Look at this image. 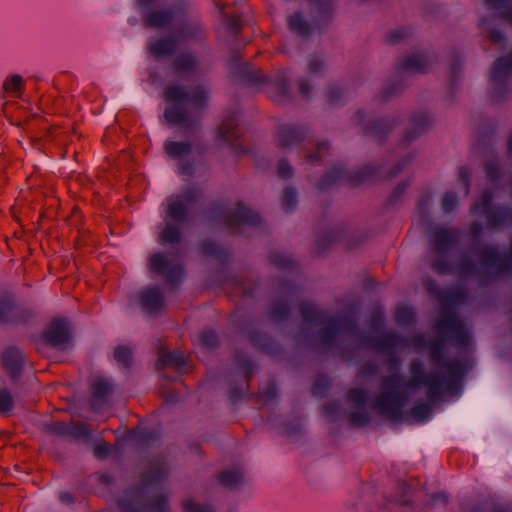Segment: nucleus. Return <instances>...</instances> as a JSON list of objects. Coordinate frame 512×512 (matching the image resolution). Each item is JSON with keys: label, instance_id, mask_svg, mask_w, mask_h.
Returning <instances> with one entry per match:
<instances>
[{"label": "nucleus", "instance_id": "1", "mask_svg": "<svg viewBox=\"0 0 512 512\" xmlns=\"http://www.w3.org/2000/svg\"><path fill=\"white\" fill-rule=\"evenodd\" d=\"M445 339L437 337L429 344L430 361L440 368L446 369L448 376L439 371L424 373L420 360L414 359L409 365L410 379L405 382L397 373L385 376L381 380L380 393L375 397L371 408L379 415L391 421L404 419L403 408L408 401L404 387H425V393L430 401L440 399L446 392L454 390L465 373L461 361L454 359L442 362Z\"/></svg>", "mask_w": 512, "mask_h": 512}, {"label": "nucleus", "instance_id": "2", "mask_svg": "<svg viewBox=\"0 0 512 512\" xmlns=\"http://www.w3.org/2000/svg\"><path fill=\"white\" fill-rule=\"evenodd\" d=\"M164 97L172 104L165 109V119L172 125L190 127L193 121L187 107L192 111L203 110L208 103L209 90L203 84L193 85L189 89L183 85L169 84L164 90Z\"/></svg>", "mask_w": 512, "mask_h": 512}, {"label": "nucleus", "instance_id": "3", "mask_svg": "<svg viewBox=\"0 0 512 512\" xmlns=\"http://www.w3.org/2000/svg\"><path fill=\"white\" fill-rule=\"evenodd\" d=\"M299 309L304 323L322 326L319 338L324 348L332 347L340 335L354 332L355 322L351 319L329 318L308 302H302Z\"/></svg>", "mask_w": 512, "mask_h": 512}, {"label": "nucleus", "instance_id": "4", "mask_svg": "<svg viewBox=\"0 0 512 512\" xmlns=\"http://www.w3.org/2000/svg\"><path fill=\"white\" fill-rule=\"evenodd\" d=\"M122 512H170L166 495H158L149 503H144L138 491H130L118 501Z\"/></svg>", "mask_w": 512, "mask_h": 512}, {"label": "nucleus", "instance_id": "5", "mask_svg": "<svg viewBox=\"0 0 512 512\" xmlns=\"http://www.w3.org/2000/svg\"><path fill=\"white\" fill-rule=\"evenodd\" d=\"M200 196V191L195 188H187L181 194L170 196L167 200L166 218L175 223L185 222L188 218L189 206Z\"/></svg>", "mask_w": 512, "mask_h": 512}, {"label": "nucleus", "instance_id": "6", "mask_svg": "<svg viewBox=\"0 0 512 512\" xmlns=\"http://www.w3.org/2000/svg\"><path fill=\"white\" fill-rule=\"evenodd\" d=\"M436 330L440 334H451L450 339L455 346L465 347L469 344L470 336L464 323L453 311H443L436 323Z\"/></svg>", "mask_w": 512, "mask_h": 512}, {"label": "nucleus", "instance_id": "7", "mask_svg": "<svg viewBox=\"0 0 512 512\" xmlns=\"http://www.w3.org/2000/svg\"><path fill=\"white\" fill-rule=\"evenodd\" d=\"M149 268L152 272L165 277L171 287L177 286L183 279V268L173 263L164 253H156L150 257Z\"/></svg>", "mask_w": 512, "mask_h": 512}, {"label": "nucleus", "instance_id": "8", "mask_svg": "<svg viewBox=\"0 0 512 512\" xmlns=\"http://www.w3.org/2000/svg\"><path fill=\"white\" fill-rule=\"evenodd\" d=\"M376 169L373 166H365L355 176L345 178V173L341 167H334L328 171L319 183L320 189H327L330 185L337 182H345L350 186H356L364 181L375 177Z\"/></svg>", "mask_w": 512, "mask_h": 512}, {"label": "nucleus", "instance_id": "9", "mask_svg": "<svg viewBox=\"0 0 512 512\" xmlns=\"http://www.w3.org/2000/svg\"><path fill=\"white\" fill-rule=\"evenodd\" d=\"M34 317L30 308L17 306L12 297L5 295L0 297V325L25 324Z\"/></svg>", "mask_w": 512, "mask_h": 512}, {"label": "nucleus", "instance_id": "10", "mask_svg": "<svg viewBox=\"0 0 512 512\" xmlns=\"http://www.w3.org/2000/svg\"><path fill=\"white\" fill-rule=\"evenodd\" d=\"M247 78L254 84L269 83L271 86L270 97L275 101L281 102L289 97V85L284 71L268 80L261 70H253L247 74Z\"/></svg>", "mask_w": 512, "mask_h": 512}, {"label": "nucleus", "instance_id": "11", "mask_svg": "<svg viewBox=\"0 0 512 512\" xmlns=\"http://www.w3.org/2000/svg\"><path fill=\"white\" fill-rule=\"evenodd\" d=\"M477 255L483 266L495 268L497 273H504L512 266V240L508 253H498L494 247L484 246L477 250Z\"/></svg>", "mask_w": 512, "mask_h": 512}, {"label": "nucleus", "instance_id": "12", "mask_svg": "<svg viewBox=\"0 0 512 512\" xmlns=\"http://www.w3.org/2000/svg\"><path fill=\"white\" fill-rule=\"evenodd\" d=\"M459 239V232L453 228L436 226L431 229L429 243L435 254H444L452 248Z\"/></svg>", "mask_w": 512, "mask_h": 512}, {"label": "nucleus", "instance_id": "13", "mask_svg": "<svg viewBox=\"0 0 512 512\" xmlns=\"http://www.w3.org/2000/svg\"><path fill=\"white\" fill-rule=\"evenodd\" d=\"M70 337V326L64 319L52 320L42 335L44 343L54 348L64 347Z\"/></svg>", "mask_w": 512, "mask_h": 512}, {"label": "nucleus", "instance_id": "14", "mask_svg": "<svg viewBox=\"0 0 512 512\" xmlns=\"http://www.w3.org/2000/svg\"><path fill=\"white\" fill-rule=\"evenodd\" d=\"M512 75V52L497 59L493 65L490 80L493 85V97L496 99L497 95L503 89L506 79Z\"/></svg>", "mask_w": 512, "mask_h": 512}, {"label": "nucleus", "instance_id": "15", "mask_svg": "<svg viewBox=\"0 0 512 512\" xmlns=\"http://www.w3.org/2000/svg\"><path fill=\"white\" fill-rule=\"evenodd\" d=\"M171 69L178 77H188L199 72L200 61L196 54L192 52H182L173 58Z\"/></svg>", "mask_w": 512, "mask_h": 512}, {"label": "nucleus", "instance_id": "16", "mask_svg": "<svg viewBox=\"0 0 512 512\" xmlns=\"http://www.w3.org/2000/svg\"><path fill=\"white\" fill-rule=\"evenodd\" d=\"M432 269L440 274L445 275L452 272H456L460 277H466L476 272V267L473 262L464 256L461 258L459 264L454 268L445 259L437 258L431 264Z\"/></svg>", "mask_w": 512, "mask_h": 512}, {"label": "nucleus", "instance_id": "17", "mask_svg": "<svg viewBox=\"0 0 512 512\" xmlns=\"http://www.w3.org/2000/svg\"><path fill=\"white\" fill-rule=\"evenodd\" d=\"M113 388L110 382L104 378H96L91 384L90 407L94 412H100L107 404L108 397Z\"/></svg>", "mask_w": 512, "mask_h": 512}, {"label": "nucleus", "instance_id": "18", "mask_svg": "<svg viewBox=\"0 0 512 512\" xmlns=\"http://www.w3.org/2000/svg\"><path fill=\"white\" fill-rule=\"evenodd\" d=\"M260 222L259 215L251 211L242 204H238L234 212L229 213L225 216L224 224L231 230H235L242 224L256 225Z\"/></svg>", "mask_w": 512, "mask_h": 512}, {"label": "nucleus", "instance_id": "19", "mask_svg": "<svg viewBox=\"0 0 512 512\" xmlns=\"http://www.w3.org/2000/svg\"><path fill=\"white\" fill-rule=\"evenodd\" d=\"M408 345L407 339L392 332L380 335L372 341V348L386 355H392L396 348H405Z\"/></svg>", "mask_w": 512, "mask_h": 512}, {"label": "nucleus", "instance_id": "20", "mask_svg": "<svg viewBox=\"0 0 512 512\" xmlns=\"http://www.w3.org/2000/svg\"><path fill=\"white\" fill-rule=\"evenodd\" d=\"M138 298L141 307L149 313L158 312L164 305L163 293L157 287L141 291Z\"/></svg>", "mask_w": 512, "mask_h": 512}, {"label": "nucleus", "instance_id": "21", "mask_svg": "<svg viewBox=\"0 0 512 512\" xmlns=\"http://www.w3.org/2000/svg\"><path fill=\"white\" fill-rule=\"evenodd\" d=\"M2 363L7 373L12 378H17L24 364V355L19 349L10 347L4 351Z\"/></svg>", "mask_w": 512, "mask_h": 512}, {"label": "nucleus", "instance_id": "22", "mask_svg": "<svg viewBox=\"0 0 512 512\" xmlns=\"http://www.w3.org/2000/svg\"><path fill=\"white\" fill-rule=\"evenodd\" d=\"M304 137V131L300 127L282 125L278 128L277 143L281 148H290L299 144Z\"/></svg>", "mask_w": 512, "mask_h": 512}, {"label": "nucleus", "instance_id": "23", "mask_svg": "<svg viewBox=\"0 0 512 512\" xmlns=\"http://www.w3.org/2000/svg\"><path fill=\"white\" fill-rule=\"evenodd\" d=\"M432 64V59L423 53H413L406 56L400 63L399 69L409 73H423Z\"/></svg>", "mask_w": 512, "mask_h": 512}, {"label": "nucleus", "instance_id": "24", "mask_svg": "<svg viewBox=\"0 0 512 512\" xmlns=\"http://www.w3.org/2000/svg\"><path fill=\"white\" fill-rule=\"evenodd\" d=\"M173 18L174 11L171 8L155 9L144 15L143 22L146 27L163 28L168 26Z\"/></svg>", "mask_w": 512, "mask_h": 512}, {"label": "nucleus", "instance_id": "25", "mask_svg": "<svg viewBox=\"0 0 512 512\" xmlns=\"http://www.w3.org/2000/svg\"><path fill=\"white\" fill-rule=\"evenodd\" d=\"M218 135L231 146L236 144V141L239 137V130L237 115L235 113L229 114L224 118L218 128Z\"/></svg>", "mask_w": 512, "mask_h": 512}, {"label": "nucleus", "instance_id": "26", "mask_svg": "<svg viewBox=\"0 0 512 512\" xmlns=\"http://www.w3.org/2000/svg\"><path fill=\"white\" fill-rule=\"evenodd\" d=\"M187 364L185 355L180 351L168 352L164 349L158 350V365L163 368L172 366L176 370L183 369Z\"/></svg>", "mask_w": 512, "mask_h": 512}, {"label": "nucleus", "instance_id": "27", "mask_svg": "<svg viewBox=\"0 0 512 512\" xmlns=\"http://www.w3.org/2000/svg\"><path fill=\"white\" fill-rule=\"evenodd\" d=\"M168 475V468L162 459L150 463L148 470L143 475L142 484L149 485L165 479Z\"/></svg>", "mask_w": 512, "mask_h": 512}, {"label": "nucleus", "instance_id": "28", "mask_svg": "<svg viewBox=\"0 0 512 512\" xmlns=\"http://www.w3.org/2000/svg\"><path fill=\"white\" fill-rule=\"evenodd\" d=\"M176 39L173 36H166L150 43L149 52L159 58L171 55L176 49Z\"/></svg>", "mask_w": 512, "mask_h": 512}, {"label": "nucleus", "instance_id": "29", "mask_svg": "<svg viewBox=\"0 0 512 512\" xmlns=\"http://www.w3.org/2000/svg\"><path fill=\"white\" fill-rule=\"evenodd\" d=\"M430 125V119L426 113H417L411 119V128L405 134V141L411 142Z\"/></svg>", "mask_w": 512, "mask_h": 512}, {"label": "nucleus", "instance_id": "30", "mask_svg": "<svg viewBox=\"0 0 512 512\" xmlns=\"http://www.w3.org/2000/svg\"><path fill=\"white\" fill-rule=\"evenodd\" d=\"M166 154L172 159H182L188 156L192 151L190 142L166 141L164 143Z\"/></svg>", "mask_w": 512, "mask_h": 512}, {"label": "nucleus", "instance_id": "31", "mask_svg": "<svg viewBox=\"0 0 512 512\" xmlns=\"http://www.w3.org/2000/svg\"><path fill=\"white\" fill-rule=\"evenodd\" d=\"M439 299L442 304H461L467 299V291L460 287H453L445 291L438 292Z\"/></svg>", "mask_w": 512, "mask_h": 512}, {"label": "nucleus", "instance_id": "32", "mask_svg": "<svg viewBox=\"0 0 512 512\" xmlns=\"http://www.w3.org/2000/svg\"><path fill=\"white\" fill-rule=\"evenodd\" d=\"M178 223L167 222L159 232V242L162 245L178 243L181 239V231Z\"/></svg>", "mask_w": 512, "mask_h": 512}, {"label": "nucleus", "instance_id": "33", "mask_svg": "<svg viewBox=\"0 0 512 512\" xmlns=\"http://www.w3.org/2000/svg\"><path fill=\"white\" fill-rule=\"evenodd\" d=\"M217 480L221 485L235 489L241 484L243 473L238 469L224 470L217 475Z\"/></svg>", "mask_w": 512, "mask_h": 512}, {"label": "nucleus", "instance_id": "34", "mask_svg": "<svg viewBox=\"0 0 512 512\" xmlns=\"http://www.w3.org/2000/svg\"><path fill=\"white\" fill-rule=\"evenodd\" d=\"M91 435L90 426L81 421L69 422L67 439L86 440Z\"/></svg>", "mask_w": 512, "mask_h": 512}, {"label": "nucleus", "instance_id": "35", "mask_svg": "<svg viewBox=\"0 0 512 512\" xmlns=\"http://www.w3.org/2000/svg\"><path fill=\"white\" fill-rule=\"evenodd\" d=\"M490 9L500 10V17L512 25V0H485Z\"/></svg>", "mask_w": 512, "mask_h": 512}, {"label": "nucleus", "instance_id": "36", "mask_svg": "<svg viewBox=\"0 0 512 512\" xmlns=\"http://www.w3.org/2000/svg\"><path fill=\"white\" fill-rule=\"evenodd\" d=\"M289 29L300 36H308L310 34V25L304 20L300 13H294L288 18Z\"/></svg>", "mask_w": 512, "mask_h": 512}, {"label": "nucleus", "instance_id": "37", "mask_svg": "<svg viewBox=\"0 0 512 512\" xmlns=\"http://www.w3.org/2000/svg\"><path fill=\"white\" fill-rule=\"evenodd\" d=\"M392 128V124L387 119H380L374 122L372 125L365 128L366 133L371 137L380 140L385 134H387Z\"/></svg>", "mask_w": 512, "mask_h": 512}, {"label": "nucleus", "instance_id": "38", "mask_svg": "<svg viewBox=\"0 0 512 512\" xmlns=\"http://www.w3.org/2000/svg\"><path fill=\"white\" fill-rule=\"evenodd\" d=\"M69 423L63 421H50L43 425L46 434L67 438Z\"/></svg>", "mask_w": 512, "mask_h": 512}, {"label": "nucleus", "instance_id": "39", "mask_svg": "<svg viewBox=\"0 0 512 512\" xmlns=\"http://www.w3.org/2000/svg\"><path fill=\"white\" fill-rule=\"evenodd\" d=\"M431 406L426 402L416 403L410 410V415L416 422H424L431 414Z\"/></svg>", "mask_w": 512, "mask_h": 512}, {"label": "nucleus", "instance_id": "40", "mask_svg": "<svg viewBox=\"0 0 512 512\" xmlns=\"http://www.w3.org/2000/svg\"><path fill=\"white\" fill-rule=\"evenodd\" d=\"M114 358L119 365L128 369L132 363V352L126 346H118L114 350Z\"/></svg>", "mask_w": 512, "mask_h": 512}, {"label": "nucleus", "instance_id": "41", "mask_svg": "<svg viewBox=\"0 0 512 512\" xmlns=\"http://www.w3.org/2000/svg\"><path fill=\"white\" fill-rule=\"evenodd\" d=\"M289 308L286 303L282 301H275L272 304L270 311V318L274 322H281L288 316Z\"/></svg>", "mask_w": 512, "mask_h": 512}, {"label": "nucleus", "instance_id": "42", "mask_svg": "<svg viewBox=\"0 0 512 512\" xmlns=\"http://www.w3.org/2000/svg\"><path fill=\"white\" fill-rule=\"evenodd\" d=\"M14 408V399L7 388L0 389V414L9 415Z\"/></svg>", "mask_w": 512, "mask_h": 512}, {"label": "nucleus", "instance_id": "43", "mask_svg": "<svg viewBox=\"0 0 512 512\" xmlns=\"http://www.w3.org/2000/svg\"><path fill=\"white\" fill-rule=\"evenodd\" d=\"M415 313L409 307H399L395 313V320L399 325H408L414 321Z\"/></svg>", "mask_w": 512, "mask_h": 512}, {"label": "nucleus", "instance_id": "44", "mask_svg": "<svg viewBox=\"0 0 512 512\" xmlns=\"http://www.w3.org/2000/svg\"><path fill=\"white\" fill-rule=\"evenodd\" d=\"M269 261L276 267L281 269H289L293 267V260L279 252H272L269 255Z\"/></svg>", "mask_w": 512, "mask_h": 512}, {"label": "nucleus", "instance_id": "45", "mask_svg": "<svg viewBox=\"0 0 512 512\" xmlns=\"http://www.w3.org/2000/svg\"><path fill=\"white\" fill-rule=\"evenodd\" d=\"M297 204L296 192L292 188H285L282 193L281 205L285 211H292Z\"/></svg>", "mask_w": 512, "mask_h": 512}, {"label": "nucleus", "instance_id": "46", "mask_svg": "<svg viewBox=\"0 0 512 512\" xmlns=\"http://www.w3.org/2000/svg\"><path fill=\"white\" fill-rule=\"evenodd\" d=\"M369 420V415L364 409L357 410L349 415V422L355 427H363Z\"/></svg>", "mask_w": 512, "mask_h": 512}, {"label": "nucleus", "instance_id": "47", "mask_svg": "<svg viewBox=\"0 0 512 512\" xmlns=\"http://www.w3.org/2000/svg\"><path fill=\"white\" fill-rule=\"evenodd\" d=\"M23 79L20 75L15 74L3 83V89L8 93H15L22 89Z\"/></svg>", "mask_w": 512, "mask_h": 512}, {"label": "nucleus", "instance_id": "48", "mask_svg": "<svg viewBox=\"0 0 512 512\" xmlns=\"http://www.w3.org/2000/svg\"><path fill=\"white\" fill-rule=\"evenodd\" d=\"M199 340L201 345L207 348H215L218 344V337L212 330H205L201 332Z\"/></svg>", "mask_w": 512, "mask_h": 512}, {"label": "nucleus", "instance_id": "49", "mask_svg": "<svg viewBox=\"0 0 512 512\" xmlns=\"http://www.w3.org/2000/svg\"><path fill=\"white\" fill-rule=\"evenodd\" d=\"M366 392L361 388H352L348 392V399L358 406H363L366 401Z\"/></svg>", "mask_w": 512, "mask_h": 512}, {"label": "nucleus", "instance_id": "50", "mask_svg": "<svg viewBox=\"0 0 512 512\" xmlns=\"http://www.w3.org/2000/svg\"><path fill=\"white\" fill-rule=\"evenodd\" d=\"M200 250L203 255L218 257L221 254V248L219 245L212 241H204L200 245Z\"/></svg>", "mask_w": 512, "mask_h": 512}, {"label": "nucleus", "instance_id": "51", "mask_svg": "<svg viewBox=\"0 0 512 512\" xmlns=\"http://www.w3.org/2000/svg\"><path fill=\"white\" fill-rule=\"evenodd\" d=\"M410 35V32L406 28L396 29L391 31L387 35V42L389 44H397L401 42L403 39L407 38Z\"/></svg>", "mask_w": 512, "mask_h": 512}, {"label": "nucleus", "instance_id": "52", "mask_svg": "<svg viewBox=\"0 0 512 512\" xmlns=\"http://www.w3.org/2000/svg\"><path fill=\"white\" fill-rule=\"evenodd\" d=\"M442 209L445 213L451 212L457 206V197L452 192L444 194L441 201Z\"/></svg>", "mask_w": 512, "mask_h": 512}, {"label": "nucleus", "instance_id": "53", "mask_svg": "<svg viewBox=\"0 0 512 512\" xmlns=\"http://www.w3.org/2000/svg\"><path fill=\"white\" fill-rule=\"evenodd\" d=\"M329 146L327 142H321L317 144V152L315 153H307L306 161L310 164H316L321 158L323 152L328 151Z\"/></svg>", "mask_w": 512, "mask_h": 512}, {"label": "nucleus", "instance_id": "54", "mask_svg": "<svg viewBox=\"0 0 512 512\" xmlns=\"http://www.w3.org/2000/svg\"><path fill=\"white\" fill-rule=\"evenodd\" d=\"M484 170H485V174L489 180L494 181V180L498 179L500 176L499 167L494 160H489V161L485 162Z\"/></svg>", "mask_w": 512, "mask_h": 512}, {"label": "nucleus", "instance_id": "55", "mask_svg": "<svg viewBox=\"0 0 512 512\" xmlns=\"http://www.w3.org/2000/svg\"><path fill=\"white\" fill-rule=\"evenodd\" d=\"M183 508L185 512H213L210 506L197 504L194 503L192 500L184 501Z\"/></svg>", "mask_w": 512, "mask_h": 512}, {"label": "nucleus", "instance_id": "56", "mask_svg": "<svg viewBox=\"0 0 512 512\" xmlns=\"http://www.w3.org/2000/svg\"><path fill=\"white\" fill-rule=\"evenodd\" d=\"M93 452L96 458L104 459L108 456L110 452V445H108L104 441H101L94 446Z\"/></svg>", "mask_w": 512, "mask_h": 512}, {"label": "nucleus", "instance_id": "57", "mask_svg": "<svg viewBox=\"0 0 512 512\" xmlns=\"http://www.w3.org/2000/svg\"><path fill=\"white\" fill-rule=\"evenodd\" d=\"M277 172L283 179H288L293 175L292 167L284 160L279 162Z\"/></svg>", "mask_w": 512, "mask_h": 512}, {"label": "nucleus", "instance_id": "58", "mask_svg": "<svg viewBox=\"0 0 512 512\" xmlns=\"http://www.w3.org/2000/svg\"><path fill=\"white\" fill-rule=\"evenodd\" d=\"M340 96H341L340 89L333 86L328 89L327 94H326V99L330 105H336Z\"/></svg>", "mask_w": 512, "mask_h": 512}, {"label": "nucleus", "instance_id": "59", "mask_svg": "<svg viewBox=\"0 0 512 512\" xmlns=\"http://www.w3.org/2000/svg\"><path fill=\"white\" fill-rule=\"evenodd\" d=\"M323 70V63L316 58H313L308 63V73L311 75L320 74Z\"/></svg>", "mask_w": 512, "mask_h": 512}, {"label": "nucleus", "instance_id": "60", "mask_svg": "<svg viewBox=\"0 0 512 512\" xmlns=\"http://www.w3.org/2000/svg\"><path fill=\"white\" fill-rule=\"evenodd\" d=\"M458 180L463 185L465 193L467 194L469 190V171L467 168L461 167L459 169Z\"/></svg>", "mask_w": 512, "mask_h": 512}, {"label": "nucleus", "instance_id": "61", "mask_svg": "<svg viewBox=\"0 0 512 512\" xmlns=\"http://www.w3.org/2000/svg\"><path fill=\"white\" fill-rule=\"evenodd\" d=\"M328 382H329L328 379L325 377L318 378L313 386V390H312L313 394L319 395L322 392H324V390H326V388L328 387V384H329Z\"/></svg>", "mask_w": 512, "mask_h": 512}, {"label": "nucleus", "instance_id": "62", "mask_svg": "<svg viewBox=\"0 0 512 512\" xmlns=\"http://www.w3.org/2000/svg\"><path fill=\"white\" fill-rule=\"evenodd\" d=\"M377 371V366L373 362H366L360 369V374L362 376H370L375 374Z\"/></svg>", "mask_w": 512, "mask_h": 512}, {"label": "nucleus", "instance_id": "63", "mask_svg": "<svg viewBox=\"0 0 512 512\" xmlns=\"http://www.w3.org/2000/svg\"><path fill=\"white\" fill-rule=\"evenodd\" d=\"M299 93L303 97H308L312 91L311 85L306 80H300L298 82Z\"/></svg>", "mask_w": 512, "mask_h": 512}, {"label": "nucleus", "instance_id": "64", "mask_svg": "<svg viewBox=\"0 0 512 512\" xmlns=\"http://www.w3.org/2000/svg\"><path fill=\"white\" fill-rule=\"evenodd\" d=\"M251 341L254 345H256L258 348H260L263 351L268 350L267 342L269 341L267 338H264L262 336L252 337Z\"/></svg>", "mask_w": 512, "mask_h": 512}]
</instances>
